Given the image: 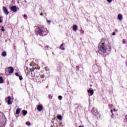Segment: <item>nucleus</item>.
<instances>
[{"label": "nucleus", "instance_id": "11", "mask_svg": "<svg viewBox=\"0 0 127 127\" xmlns=\"http://www.w3.org/2000/svg\"><path fill=\"white\" fill-rule=\"evenodd\" d=\"M75 68H76V71H77V72H79V71H82V70H81L80 69H83V67L80 66L79 65H76Z\"/></svg>", "mask_w": 127, "mask_h": 127}, {"label": "nucleus", "instance_id": "9", "mask_svg": "<svg viewBox=\"0 0 127 127\" xmlns=\"http://www.w3.org/2000/svg\"><path fill=\"white\" fill-rule=\"evenodd\" d=\"M37 109L39 112H41V111H43V106H42V105H39Z\"/></svg>", "mask_w": 127, "mask_h": 127}, {"label": "nucleus", "instance_id": "4", "mask_svg": "<svg viewBox=\"0 0 127 127\" xmlns=\"http://www.w3.org/2000/svg\"><path fill=\"white\" fill-rule=\"evenodd\" d=\"M91 113L94 117H97L98 115H99V112H98V110L97 109L93 108L91 111Z\"/></svg>", "mask_w": 127, "mask_h": 127}, {"label": "nucleus", "instance_id": "21", "mask_svg": "<svg viewBox=\"0 0 127 127\" xmlns=\"http://www.w3.org/2000/svg\"><path fill=\"white\" fill-rule=\"evenodd\" d=\"M57 119L58 120H60V121H61V120H62V116H61V115H59L57 116Z\"/></svg>", "mask_w": 127, "mask_h": 127}, {"label": "nucleus", "instance_id": "12", "mask_svg": "<svg viewBox=\"0 0 127 127\" xmlns=\"http://www.w3.org/2000/svg\"><path fill=\"white\" fill-rule=\"evenodd\" d=\"M87 92L88 94H90V96H93L94 95V90L93 89H89Z\"/></svg>", "mask_w": 127, "mask_h": 127}, {"label": "nucleus", "instance_id": "2", "mask_svg": "<svg viewBox=\"0 0 127 127\" xmlns=\"http://www.w3.org/2000/svg\"><path fill=\"white\" fill-rule=\"evenodd\" d=\"M36 34H39L40 36H45L48 34V30L47 28H44L43 26H40L35 30Z\"/></svg>", "mask_w": 127, "mask_h": 127}, {"label": "nucleus", "instance_id": "20", "mask_svg": "<svg viewBox=\"0 0 127 127\" xmlns=\"http://www.w3.org/2000/svg\"><path fill=\"white\" fill-rule=\"evenodd\" d=\"M3 83V79L2 76H0V84H2Z\"/></svg>", "mask_w": 127, "mask_h": 127}, {"label": "nucleus", "instance_id": "29", "mask_svg": "<svg viewBox=\"0 0 127 127\" xmlns=\"http://www.w3.org/2000/svg\"><path fill=\"white\" fill-rule=\"evenodd\" d=\"M2 23V20H1V17H0V23Z\"/></svg>", "mask_w": 127, "mask_h": 127}, {"label": "nucleus", "instance_id": "25", "mask_svg": "<svg viewBox=\"0 0 127 127\" xmlns=\"http://www.w3.org/2000/svg\"><path fill=\"white\" fill-rule=\"evenodd\" d=\"M5 30L4 29V28H3V27H2L1 28V31H5Z\"/></svg>", "mask_w": 127, "mask_h": 127}, {"label": "nucleus", "instance_id": "26", "mask_svg": "<svg viewBox=\"0 0 127 127\" xmlns=\"http://www.w3.org/2000/svg\"><path fill=\"white\" fill-rule=\"evenodd\" d=\"M111 113L112 114L111 117H113V116H114V113H113V110H111Z\"/></svg>", "mask_w": 127, "mask_h": 127}, {"label": "nucleus", "instance_id": "22", "mask_svg": "<svg viewBox=\"0 0 127 127\" xmlns=\"http://www.w3.org/2000/svg\"><path fill=\"white\" fill-rule=\"evenodd\" d=\"M26 125H27V126H30V122H27L26 123Z\"/></svg>", "mask_w": 127, "mask_h": 127}, {"label": "nucleus", "instance_id": "30", "mask_svg": "<svg viewBox=\"0 0 127 127\" xmlns=\"http://www.w3.org/2000/svg\"><path fill=\"white\" fill-rule=\"evenodd\" d=\"M47 22H48L49 23H51V20H47Z\"/></svg>", "mask_w": 127, "mask_h": 127}, {"label": "nucleus", "instance_id": "16", "mask_svg": "<svg viewBox=\"0 0 127 127\" xmlns=\"http://www.w3.org/2000/svg\"><path fill=\"white\" fill-rule=\"evenodd\" d=\"M21 109L20 108H18L16 110V114L19 115V113H20Z\"/></svg>", "mask_w": 127, "mask_h": 127}, {"label": "nucleus", "instance_id": "34", "mask_svg": "<svg viewBox=\"0 0 127 127\" xmlns=\"http://www.w3.org/2000/svg\"><path fill=\"white\" fill-rule=\"evenodd\" d=\"M40 15H41V16L43 15V13L41 12V13H40Z\"/></svg>", "mask_w": 127, "mask_h": 127}, {"label": "nucleus", "instance_id": "35", "mask_svg": "<svg viewBox=\"0 0 127 127\" xmlns=\"http://www.w3.org/2000/svg\"><path fill=\"white\" fill-rule=\"evenodd\" d=\"M118 111V110H116V109H114V112H116V111Z\"/></svg>", "mask_w": 127, "mask_h": 127}, {"label": "nucleus", "instance_id": "17", "mask_svg": "<svg viewBox=\"0 0 127 127\" xmlns=\"http://www.w3.org/2000/svg\"><path fill=\"white\" fill-rule=\"evenodd\" d=\"M63 46H64V44H62L60 46V49H61V50H64L65 49V48L63 47Z\"/></svg>", "mask_w": 127, "mask_h": 127}, {"label": "nucleus", "instance_id": "39", "mask_svg": "<svg viewBox=\"0 0 127 127\" xmlns=\"http://www.w3.org/2000/svg\"><path fill=\"white\" fill-rule=\"evenodd\" d=\"M1 104L0 103V106L1 105Z\"/></svg>", "mask_w": 127, "mask_h": 127}, {"label": "nucleus", "instance_id": "24", "mask_svg": "<svg viewBox=\"0 0 127 127\" xmlns=\"http://www.w3.org/2000/svg\"><path fill=\"white\" fill-rule=\"evenodd\" d=\"M15 76H16L17 77H19V76H20L19 74H18V73H17V72H16V73H15Z\"/></svg>", "mask_w": 127, "mask_h": 127}, {"label": "nucleus", "instance_id": "5", "mask_svg": "<svg viewBox=\"0 0 127 127\" xmlns=\"http://www.w3.org/2000/svg\"><path fill=\"white\" fill-rule=\"evenodd\" d=\"M45 78V76L42 75L37 77L36 80L38 82H43V79Z\"/></svg>", "mask_w": 127, "mask_h": 127}, {"label": "nucleus", "instance_id": "18", "mask_svg": "<svg viewBox=\"0 0 127 127\" xmlns=\"http://www.w3.org/2000/svg\"><path fill=\"white\" fill-rule=\"evenodd\" d=\"M2 56H3V57H5V56H6V51H4L1 54Z\"/></svg>", "mask_w": 127, "mask_h": 127}, {"label": "nucleus", "instance_id": "1", "mask_svg": "<svg viewBox=\"0 0 127 127\" xmlns=\"http://www.w3.org/2000/svg\"><path fill=\"white\" fill-rule=\"evenodd\" d=\"M106 42H108V41L103 40L102 41V43L99 44L98 48L100 52H101V53H107V51L110 52L111 49H112V46H111V44H108L106 46Z\"/></svg>", "mask_w": 127, "mask_h": 127}, {"label": "nucleus", "instance_id": "27", "mask_svg": "<svg viewBox=\"0 0 127 127\" xmlns=\"http://www.w3.org/2000/svg\"><path fill=\"white\" fill-rule=\"evenodd\" d=\"M59 100H62V96H59L58 97Z\"/></svg>", "mask_w": 127, "mask_h": 127}, {"label": "nucleus", "instance_id": "8", "mask_svg": "<svg viewBox=\"0 0 127 127\" xmlns=\"http://www.w3.org/2000/svg\"><path fill=\"white\" fill-rule=\"evenodd\" d=\"M93 70L95 73L98 72L99 71V66L98 65H93L92 66Z\"/></svg>", "mask_w": 127, "mask_h": 127}, {"label": "nucleus", "instance_id": "38", "mask_svg": "<svg viewBox=\"0 0 127 127\" xmlns=\"http://www.w3.org/2000/svg\"><path fill=\"white\" fill-rule=\"evenodd\" d=\"M107 48L109 49V47H107Z\"/></svg>", "mask_w": 127, "mask_h": 127}, {"label": "nucleus", "instance_id": "36", "mask_svg": "<svg viewBox=\"0 0 127 127\" xmlns=\"http://www.w3.org/2000/svg\"><path fill=\"white\" fill-rule=\"evenodd\" d=\"M79 127H84L80 126H79Z\"/></svg>", "mask_w": 127, "mask_h": 127}, {"label": "nucleus", "instance_id": "15", "mask_svg": "<svg viewBox=\"0 0 127 127\" xmlns=\"http://www.w3.org/2000/svg\"><path fill=\"white\" fill-rule=\"evenodd\" d=\"M118 19L119 20H122V19H123V15L119 14L118 15Z\"/></svg>", "mask_w": 127, "mask_h": 127}, {"label": "nucleus", "instance_id": "32", "mask_svg": "<svg viewBox=\"0 0 127 127\" xmlns=\"http://www.w3.org/2000/svg\"><path fill=\"white\" fill-rule=\"evenodd\" d=\"M112 35H116V32H113L112 33Z\"/></svg>", "mask_w": 127, "mask_h": 127}, {"label": "nucleus", "instance_id": "23", "mask_svg": "<svg viewBox=\"0 0 127 127\" xmlns=\"http://www.w3.org/2000/svg\"><path fill=\"white\" fill-rule=\"evenodd\" d=\"M19 80H20V81H21L22 80H23V78H22V76H21V75H19Z\"/></svg>", "mask_w": 127, "mask_h": 127}, {"label": "nucleus", "instance_id": "7", "mask_svg": "<svg viewBox=\"0 0 127 127\" xmlns=\"http://www.w3.org/2000/svg\"><path fill=\"white\" fill-rule=\"evenodd\" d=\"M10 10L13 11V12H16V11H17V7H16V6L12 5L10 7Z\"/></svg>", "mask_w": 127, "mask_h": 127}, {"label": "nucleus", "instance_id": "14", "mask_svg": "<svg viewBox=\"0 0 127 127\" xmlns=\"http://www.w3.org/2000/svg\"><path fill=\"white\" fill-rule=\"evenodd\" d=\"M36 69H37L36 68V67L33 66V67L30 68V71L31 72H34V70H36Z\"/></svg>", "mask_w": 127, "mask_h": 127}, {"label": "nucleus", "instance_id": "31", "mask_svg": "<svg viewBox=\"0 0 127 127\" xmlns=\"http://www.w3.org/2000/svg\"><path fill=\"white\" fill-rule=\"evenodd\" d=\"M113 0H107V1L108 2H111V1H112Z\"/></svg>", "mask_w": 127, "mask_h": 127}, {"label": "nucleus", "instance_id": "19", "mask_svg": "<svg viewBox=\"0 0 127 127\" xmlns=\"http://www.w3.org/2000/svg\"><path fill=\"white\" fill-rule=\"evenodd\" d=\"M22 113L23 116H26V115H27V111H26V110H23Z\"/></svg>", "mask_w": 127, "mask_h": 127}, {"label": "nucleus", "instance_id": "3", "mask_svg": "<svg viewBox=\"0 0 127 127\" xmlns=\"http://www.w3.org/2000/svg\"><path fill=\"white\" fill-rule=\"evenodd\" d=\"M5 71L9 74H12L14 71V68L12 66H9L5 68Z\"/></svg>", "mask_w": 127, "mask_h": 127}, {"label": "nucleus", "instance_id": "10", "mask_svg": "<svg viewBox=\"0 0 127 127\" xmlns=\"http://www.w3.org/2000/svg\"><path fill=\"white\" fill-rule=\"evenodd\" d=\"M7 105H11L12 104V102L11 101V97L10 96H8L7 97Z\"/></svg>", "mask_w": 127, "mask_h": 127}, {"label": "nucleus", "instance_id": "13", "mask_svg": "<svg viewBox=\"0 0 127 127\" xmlns=\"http://www.w3.org/2000/svg\"><path fill=\"white\" fill-rule=\"evenodd\" d=\"M72 27L73 30H74V31H76L78 29V26H77L76 25H73Z\"/></svg>", "mask_w": 127, "mask_h": 127}, {"label": "nucleus", "instance_id": "28", "mask_svg": "<svg viewBox=\"0 0 127 127\" xmlns=\"http://www.w3.org/2000/svg\"><path fill=\"white\" fill-rule=\"evenodd\" d=\"M123 44H126V40H125V39H123Z\"/></svg>", "mask_w": 127, "mask_h": 127}, {"label": "nucleus", "instance_id": "33", "mask_svg": "<svg viewBox=\"0 0 127 127\" xmlns=\"http://www.w3.org/2000/svg\"><path fill=\"white\" fill-rule=\"evenodd\" d=\"M24 17H27V15H26V14H24Z\"/></svg>", "mask_w": 127, "mask_h": 127}, {"label": "nucleus", "instance_id": "6", "mask_svg": "<svg viewBox=\"0 0 127 127\" xmlns=\"http://www.w3.org/2000/svg\"><path fill=\"white\" fill-rule=\"evenodd\" d=\"M2 10L4 13V14H5L6 15H8V14H9V11H8V10L7 9V8H6V7L3 6Z\"/></svg>", "mask_w": 127, "mask_h": 127}, {"label": "nucleus", "instance_id": "37", "mask_svg": "<svg viewBox=\"0 0 127 127\" xmlns=\"http://www.w3.org/2000/svg\"><path fill=\"white\" fill-rule=\"evenodd\" d=\"M17 3H19V1H18V2H17Z\"/></svg>", "mask_w": 127, "mask_h": 127}]
</instances>
